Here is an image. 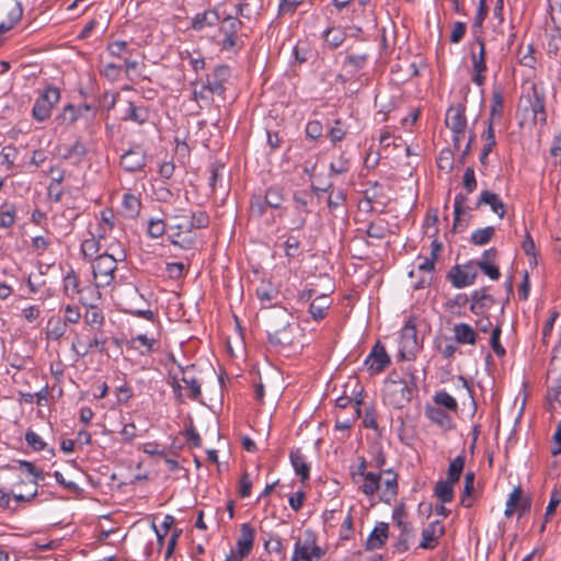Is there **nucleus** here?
Returning a JSON list of instances; mask_svg holds the SVG:
<instances>
[{
  "label": "nucleus",
  "mask_w": 561,
  "mask_h": 561,
  "mask_svg": "<svg viewBox=\"0 0 561 561\" xmlns=\"http://www.w3.org/2000/svg\"><path fill=\"white\" fill-rule=\"evenodd\" d=\"M560 502H561V494L558 491H553L551 493L549 504L546 507L545 523L541 525L540 531L545 530L546 523L553 516L556 508L560 504Z\"/></svg>",
  "instance_id": "obj_59"
},
{
  "label": "nucleus",
  "mask_w": 561,
  "mask_h": 561,
  "mask_svg": "<svg viewBox=\"0 0 561 561\" xmlns=\"http://www.w3.org/2000/svg\"><path fill=\"white\" fill-rule=\"evenodd\" d=\"M467 201V196L461 193H458L455 196L454 202V225L453 230L456 231L457 228L461 225L460 215L465 211V203Z\"/></svg>",
  "instance_id": "obj_52"
},
{
  "label": "nucleus",
  "mask_w": 561,
  "mask_h": 561,
  "mask_svg": "<svg viewBox=\"0 0 561 561\" xmlns=\"http://www.w3.org/2000/svg\"><path fill=\"white\" fill-rule=\"evenodd\" d=\"M330 306V298L327 295H320L311 301L309 306V313L311 314L313 320H322L323 318H325Z\"/></svg>",
  "instance_id": "obj_33"
},
{
  "label": "nucleus",
  "mask_w": 561,
  "mask_h": 561,
  "mask_svg": "<svg viewBox=\"0 0 561 561\" xmlns=\"http://www.w3.org/2000/svg\"><path fill=\"white\" fill-rule=\"evenodd\" d=\"M60 92L57 88L47 87L43 93L36 99L32 115L37 122H44L50 117L53 107L59 102Z\"/></svg>",
  "instance_id": "obj_9"
},
{
  "label": "nucleus",
  "mask_w": 561,
  "mask_h": 561,
  "mask_svg": "<svg viewBox=\"0 0 561 561\" xmlns=\"http://www.w3.org/2000/svg\"><path fill=\"white\" fill-rule=\"evenodd\" d=\"M175 211L174 215L170 216L171 222L168 225V229L171 231L169 240L173 245L181 249H192L195 238L190 233L195 229L206 228L209 225V216L203 210L186 213L178 209Z\"/></svg>",
  "instance_id": "obj_1"
},
{
  "label": "nucleus",
  "mask_w": 561,
  "mask_h": 561,
  "mask_svg": "<svg viewBox=\"0 0 561 561\" xmlns=\"http://www.w3.org/2000/svg\"><path fill=\"white\" fill-rule=\"evenodd\" d=\"M23 7L18 0H0V35L12 30L22 19Z\"/></svg>",
  "instance_id": "obj_10"
},
{
  "label": "nucleus",
  "mask_w": 561,
  "mask_h": 561,
  "mask_svg": "<svg viewBox=\"0 0 561 561\" xmlns=\"http://www.w3.org/2000/svg\"><path fill=\"white\" fill-rule=\"evenodd\" d=\"M433 399L436 404L444 407L449 411L457 412L458 410L456 399L445 390L437 391Z\"/></svg>",
  "instance_id": "obj_49"
},
{
  "label": "nucleus",
  "mask_w": 561,
  "mask_h": 561,
  "mask_svg": "<svg viewBox=\"0 0 561 561\" xmlns=\"http://www.w3.org/2000/svg\"><path fill=\"white\" fill-rule=\"evenodd\" d=\"M425 415L444 430H450L454 425L451 417L440 408L430 407L426 409Z\"/></svg>",
  "instance_id": "obj_34"
},
{
  "label": "nucleus",
  "mask_w": 561,
  "mask_h": 561,
  "mask_svg": "<svg viewBox=\"0 0 561 561\" xmlns=\"http://www.w3.org/2000/svg\"><path fill=\"white\" fill-rule=\"evenodd\" d=\"M363 478L359 490L367 496L374 495L381 488V471L379 473L368 472Z\"/></svg>",
  "instance_id": "obj_35"
},
{
  "label": "nucleus",
  "mask_w": 561,
  "mask_h": 561,
  "mask_svg": "<svg viewBox=\"0 0 561 561\" xmlns=\"http://www.w3.org/2000/svg\"><path fill=\"white\" fill-rule=\"evenodd\" d=\"M392 518L397 527L400 529V536L412 537L413 528L411 524L407 520V513L402 505L397 506L393 510Z\"/></svg>",
  "instance_id": "obj_37"
},
{
  "label": "nucleus",
  "mask_w": 561,
  "mask_h": 561,
  "mask_svg": "<svg viewBox=\"0 0 561 561\" xmlns=\"http://www.w3.org/2000/svg\"><path fill=\"white\" fill-rule=\"evenodd\" d=\"M119 164L129 173L140 171L146 165V151L140 146H135L121 156Z\"/></svg>",
  "instance_id": "obj_14"
},
{
  "label": "nucleus",
  "mask_w": 561,
  "mask_h": 561,
  "mask_svg": "<svg viewBox=\"0 0 561 561\" xmlns=\"http://www.w3.org/2000/svg\"><path fill=\"white\" fill-rule=\"evenodd\" d=\"M254 538V529L249 524H242L234 551H238L241 557H248L252 550Z\"/></svg>",
  "instance_id": "obj_25"
},
{
  "label": "nucleus",
  "mask_w": 561,
  "mask_h": 561,
  "mask_svg": "<svg viewBox=\"0 0 561 561\" xmlns=\"http://www.w3.org/2000/svg\"><path fill=\"white\" fill-rule=\"evenodd\" d=\"M64 290L70 297L80 293L79 277L73 270H70L64 277Z\"/></svg>",
  "instance_id": "obj_50"
},
{
  "label": "nucleus",
  "mask_w": 561,
  "mask_h": 561,
  "mask_svg": "<svg viewBox=\"0 0 561 561\" xmlns=\"http://www.w3.org/2000/svg\"><path fill=\"white\" fill-rule=\"evenodd\" d=\"M256 297L262 302L263 307H272L276 304L279 291L271 283L262 282L256 287Z\"/></svg>",
  "instance_id": "obj_29"
},
{
  "label": "nucleus",
  "mask_w": 561,
  "mask_h": 561,
  "mask_svg": "<svg viewBox=\"0 0 561 561\" xmlns=\"http://www.w3.org/2000/svg\"><path fill=\"white\" fill-rule=\"evenodd\" d=\"M388 537H389L388 524L383 523V522L378 523L365 542L366 550L380 549L386 543Z\"/></svg>",
  "instance_id": "obj_24"
},
{
  "label": "nucleus",
  "mask_w": 561,
  "mask_h": 561,
  "mask_svg": "<svg viewBox=\"0 0 561 561\" xmlns=\"http://www.w3.org/2000/svg\"><path fill=\"white\" fill-rule=\"evenodd\" d=\"M477 271L471 265L454 266L447 274V278L456 288H463L474 283Z\"/></svg>",
  "instance_id": "obj_15"
},
{
  "label": "nucleus",
  "mask_w": 561,
  "mask_h": 561,
  "mask_svg": "<svg viewBox=\"0 0 561 561\" xmlns=\"http://www.w3.org/2000/svg\"><path fill=\"white\" fill-rule=\"evenodd\" d=\"M220 18L216 9H207L201 13H196L191 19V28L196 32H203L208 27H215L219 24Z\"/></svg>",
  "instance_id": "obj_19"
},
{
  "label": "nucleus",
  "mask_w": 561,
  "mask_h": 561,
  "mask_svg": "<svg viewBox=\"0 0 561 561\" xmlns=\"http://www.w3.org/2000/svg\"><path fill=\"white\" fill-rule=\"evenodd\" d=\"M422 348L417 337L415 319L410 317L401 330L399 342V355L402 359H413L416 353Z\"/></svg>",
  "instance_id": "obj_8"
},
{
  "label": "nucleus",
  "mask_w": 561,
  "mask_h": 561,
  "mask_svg": "<svg viewBox=\"0 0 561 561\" xmlns=\"http://www.w3.org/2000/svg\"><path fill=\"white\" fill-rule=\"evenodd\" d=\"M309 556V540L301 542L297 540L294 547V553L291 556V561H304L307 560Z\"/></svg>",
  "instance_id": "obj_62"
},
{
  "label": "nucleus",
  "mask_w": 561,
  "mask_h": 561,
  "mask_svg": "<svg viewBox=\"0 0 561 561\" xmlns=\"http://www.w3.org/2000/svg\"><path fill=\"white\" fill-rule=\"evenodd\" d=\"M108 54L113 57L122 58L124 53H129L128 43L125 41H114L107 44Z\"/></svg>",
  "instance_id": "obj_63"
},
{
  "label": "nucleus",
  "mask_w": 561,
  "mask_h": 561,
  "mask_svg": "<svg viewBox=\"0 0 561 561\" xmlns=\"http://www.w3.org/2000/svg\"><path fill=\"white\" fill-rule=\"evenodd\" d=\"M346 34L342 27H329L323 33L325 44L330 48H337L345 41Z\"/></svg>",
  "instance_id": "obj_44"
},
{
  "label": "nucleus",
  "mask_w": 561,
  "mask_h": 561,
  "mask_svg": "<svg viewBox=\"0 0 561 561\" xmlns=\"http://www.w3.org/2000/svg\"><path fill=\"white\" fill-rule=\"evenodd\" d=\"M446 126L457 134L467 128L466 106L463 104L451 105L446 112Z\"/></svg>",
  "instance_id": "obj_18"
},
{
  "label": "nucleus",
  "mask_w": 561,
  "mask_h": 561,
  "mask_svg": "<svg viewBox=\"0 0 561 561\" xmlns=\"http://www.w3.org/2000/svg\"><path fill=\"white\" fill-rule=\"evenodd\" d=\"M265 203L271 208H278L285 199L284 188L279 185L270 186L264 195Z\"/></svg>",
  "instance_id": "obj_45"
},
{
  "label": "nucleus",
  "mask_w": 561,
  "mask_h": 561,
  "mask_svg": "<svg viewBox=\"0 0 561 561\" xmlns=\"http://www.w3.org/2000/svg\"><path fill=\"white\" fill-rule=\"evenodd\" d=\"M293 202L295 209L298 213H302L308 215L310 209L308 208L309 204L312 202V194L307 191H298L293 195Z\"/></svg>",
  "instance_id": "obj_47"
},
{
  "label": "nucleus",
  "mask_w": 561,
  "mask_h": 561,
  "mask_svg": "<svg viewBox=\"0 0 561 561\" xmlns=\"http://www.w3.org/2000/svg\"><path fill=\"white\" fill-rule=\"evenodd\" d=\"M351 169L350 160L341 153L335 160L330 163V173L334 175L344 174Z\"/></svg>",
  "instance_id": "obj_53"
},
{
  "label": "nucleus",
  "mask_w": 561,
  "mask_h": 561,
  "mask_svg": "<svg viewBox=\"0 0 561 561\" xmlns=\"http://www.w3.org/2000/svg\"><path fill=\"white\" fill-rule=\"evenodd\" d=\"M122 207L125 217L135 219L139 216L141 210L140 198L133 193L127 192L123 195Z\"/></svg>",
  "instance_id": "obj_32"
},
{
  "label": "nucleus",
  "mask_w": 561,
  "mask_h": 561,
  "mask_svg": "<svg viewBox=\"0 0 561 561\" xmlns=\"http://www.w3.org/2000/svg\"><path fill=\"white\" fill-rule=\"evenodd\" d=\"M495 234V229L492 226L479 228L474 230L470 237V242L474 245H484L489 243Z\"/></svg>",
  "instance_id": "obj_48"
},
{
  "label": "nucleus",
  "mask_w": 561,
  "mask_h": 561,
  "mask_svg": "<svg viewBox=\"0 0 561 561\" xmlns=\"http://www.w3.org/2000/svg\"><path fill=\"white\" fill-rule=\"evenodd\" d=\"M328 193H329V196L327 199L328 208L332 214H335L337 210H340L341 208H343L345 206L346 193L342 188L334 190L333 187Z\"/></svg>",
  "instance_id": "obj_41"
},
{
  "label": "nucleus",
  "mask_w": 561,
  "mask_h": 561,
  "mask_svg": "<svg viewBox=\"0 0 561 561\" xmlns=\"http://www.w3.org/2000/svg\"><path fill=\"white\" fill-rule=\"evenodd\" d=\"M107 336L102 328H82L81 332L76 333L71 348L80 357H84L92 352L101 354L106 353Z\"/></svg>",
  "instance_id": "obj_5"
},
{
  "label": "nucleus",
  "mask_w": 561,
  "mask_h": 561,
  "mask_svg": "<svg viewBox=\"0 0 561 561\" xmlns=\"http://www.w3.org/2000/svg\"><path fill=\"white\" fill-rule=\"evenodd\" d=\"M476 474L473 471H468L465 476L463 495L461 497V504L466 507L471 506V502L467 500L468 496L473 492Z\"/></svg>",
  "instance_id": "obj_61"
},
{
  "label": "nucleus",
  "mask_w": 561,
  "mask_h": 561,
  "mask_svg": "<svg viewBox=\"0 0 561 561\" xmlns=\"http://www.w3.org/2000/svg\"><path fill=\"white\" fill-rule=\"evenodd\" d=\"M454 482L448 480H440L436 482L434 493L442 504L449 503L454 499Z\"/></svg>",
  "instance_id": "obj_42"
},
{
  "label": "nucleus",
  "mask_w": 561,
  "mask_h": 561,
  "mask_svg": "<svg viewBox=\"0 0 561 561\" xmlns=\"http://www.w3.org/2000/svg\"><path fill=\"white\" fill-rule=\"evenodd\" d=\"M83 328H102L105 321L104 313L98 307L90 306L83 314Z\"/></svg>",
  "instance_id": "obj_39"
},
{
  "label": "nucleus",
  "mask_w": 561,
  "mask_h": 561,
  "mask_svg": "<svg viewBox=\"0 0 561 561\" xmlns=\"http://www.w3.org/2000/svg\"><path fill=\"white\" fill-rule=\"evenodd\" d=\"M290 463L300 482L305 483L310 478V465L300 448L293 449L289 454Z\"/></svg>",
  "instance_id": "obj_22"
},
{
  "label": "nucleus",
  "mask_w": 561,
  "mask_h": 561,
  "mask_svg": "<svg viewBox=\"0 0 561 561\" xmlns=\"http://www.w3.org/2000/svg\"><path fill=\"white\" fill-rule=\"evenodd\" d=\"M125 257V252L119 250L117 255L103 253L94 259L92 268L98 288L111 285L115 278L117 263L124 261Z\"/></svg>",
  "instance_id": "obj_7"
},
{
  "label": "nucleus",
  "mask_w": 561,
  "mask_h": 561,
  "mask_svg": "<svg viewBox=\"0 0 561 561\" xmlns=\"http://www.w3.org/2000/svg\"><path fill=\"white\" fill-rule=\"evenodd\" d=\"M363 387L355 393L354 411L351 417L341 420L339 416L335 421V430L347 431L352 424L360 416V405L363 404Z\"/></svg>",
  "instance_id": "obj_31"
},
{
  "label": "nucleus",
  "mask_w": 561,
  "mask_h": 561,
  "mask_svg": "<svg viewBox=\"0 0 561 561\" xmlns=\"http://www.w3.org/2000/svg\"><path fill=\"white\" fill-rule=\"evenodd\" d=\"M16 219V206L11 202H3L0 205V227L11 228Z\"/></svg>",
  "instance_id": "obj_38"
},
{
  "label": "nucleus",
  "mask_w": 561,
  "mask_h": 561,
  "mask_svg": "<svg viewBox=\"0 0 561 561\" xmlns=\"http://www.w3.org/2000/svg\"><path fill=\"white\" fill-rule=\"evenodd\" d=\"M453 332L455 341L459 344L474 345L478 341L477 331L468 323H456Z\"/></svg>",
  "instance_id": "obj_27"
},
{
  "label": "nucleus",
  "mask_w": 561,
  "mask_h": 561,
  "mask_svg": "<svg viewBox=\"0 0 561 561\" xmlns=\"http://www.w3.org/2000/svg\"><path fill=\"white\" fill-rule=\"evenodd\" d=\"M58 153L62 159L73 160L72 163L78 164L87 154V148L81 141L77 140L69 147H60Z\"/></svg>",
  "instance_id": "obj_30"
},
{
  "label": "nucleus",
  "mask_w": 561,
  "mask_h": 561,
  "mask_svg": "<svg viewBox=\"0 0 561 561\" xmlns=\"http://www.w3.org/2000/svg\"><path fill=\"white\" fill-rule=\"evenodd\" d=\"M231 77V69L227 65L216 66L211 72L205 76L204 80H196L192 82L193 100L199 101H213V96L217 95L225 100L226 87L225 84Z\"/></svg>",
  "instance_id": "obj_2"
},
{
  "label": "nucleus",
  "mask_w": 561,
  "mask_h": 561,
  "mask_svg": "<svg viewBox=\"0 0 561 561\" xmlns=\"http://www.w3.org/2000/svg\"><path fill=\"white\" fill-rule=\"evenodd\" d=\"M80 117H82L80 111H78L75 105L68 104L64 107L62 113L57 116V119L62 124L70 125L78 121Z\"/></svg>",
  "instance_id": "obj_54"
},
{
  "label": "nucleus",
  "mask_w": 561,
  "mask_h": 561,
  "mask_svg": "<svg viewBox=\"0 0 561 561\" xmlns=\"http://www.w3.org/2000/svg\"><path fill=\"white\" fill-rule=\"evenodd\" d=\"M383 489L379 495L381 502L390 504L398 495V476L391 470H381Z\"/></svg>",
  "instance_id": "obj_20"
},
{
  "label": "nucleus",
  "mask_w": 561,
  "mask_h": 561,
  "mask_svg": "<svg viewBox=\"0 0 561 561\" xmlns=\"http://www.w3.org/2000/svg\"><path fill=\"white\" fill-rule=\"evenodd\" d=\"M390 364V357L386 352L385 346L377 342L369 355L366 357L364 365L367 366L371 374H379L383 371Z\"/></svg>",
  "instance_id": "obj_13"
},
{
  "label": "nucleus",
  "mask_w": 561,
  "mask_h": 561,
  "mask_svg": "<svg viewBox=\"0 0 561 561\" xmlns=\"http://www.w3.org/2000/svg\"><path fill=\"white\" fill-rule=\"evenodd\" d=\"M154 339H149L146 334H138L126 341L128 350L137 351L140 355L147 356L153 352Z\"/></svg>",
  "instance_id": "obj_28"
},
{
  "label": "nucleus",
  "mask_w": 561,
  "mask_h": 561,
  "mask_svg": "<svg viewBox=\"0 0 561 561\" xmlns=\"http://www.w3.org/2000/svg\"><path fill=\"white\" fill-rule=\"evenodd\" d=\"M25 442L34 451H42L47 448L44 439L33 430H27L25 433Z\"/></svg>",
  "instance_id": "obj_57"
},
{
  "label": "nucleus",
  "mask_w": 561,
  "mask_h": 561,
  "mask_svg": "<svg viewBox=\"0 0 561 561\" xmlns=\"http://www.w3.org/2000/svg\"><path fill=\"white\" fill-rule=\"evenodd\" d=\"M491 101H492V105H491L490 121H492L495 117L501 118L502 114H503V105H504L502 92L500 90L493 91Z\"/></svg>",
  "instance_id": "obj_58"
},
{
  "label": "nucleus",
  "mask_w": 561,
  "mask_h": 561,
  "mask_svg": "<svg viewBox=\"0 0 561 561\" xmlns=\"http://www.w3.org/2000/svg\"><path fill=\"white\" fill-rule=\"evenodd\" d=\"M550 157L553 165L561 164V131L553 137L550 147Z\"/></svg>",
  "instance_id": "obj_64"
},
{
  "label": "nucleus",
  "mask_w": 561,
  "mask_h": 561,
  "mask_svg": "<svg viewBox=\"0 0 561 561\" xmlns=\"http://www.w3.org/2000/svg\"><path fill=\"white\" fill-rule=\"evenodd\" d=\"M548 373H560V376L557 378L554 383L548 388L546 396L550 409H553L554 403H558L559 407H561V343L558 344L552 351Z\"/></svg>",
  "instance_id": "obj_11"
},
{
  "label": "nucleus",
  "mask_w": 561,
  "mask_h": 561,
  "mask_svg": "<svg viewBox=\"0 0 561 561\" xmlns=\"http://www.w3.org/2000/svg\"><path fill=\"white\" fill-rule=\"evenodd\" d=\"M522 494L523 490L520 486H516L513 489L506 501V507L504 512V515L506 517L513 516V514L516 512V510L518 508V503L522 501Z\"/></svg>",
  "instance_id": "obj_51"
},
{
  "label": "nucleus",
  "mask_w": 561,
  "mask_h": 561,
  "mask_svg": "<svg viewBox=\"0 0 561 561\" xmlns=\"http://www.w3.org/2000/svg\"><path fill=\"white\" fill-rule=\"evenodd\" d=\"M479 53H472L471 54V61H472V82L477 85L481 87L484 84L485 76L484 72L486 71V59H485V45L484 42L479 39Z\"/></svg>",
  "instance_id": "obj_17"
},
{
  "label": "nucleus",
  "mask_w": 561,
  "mask_h": 561,
  "mask_svg": "<svg viewBox=\"0 0 561 561\" xmlns=\"http://www.w3.org/2000/svg\"><path fill=\"white\" fill-rule=\"evenodd\" d=\"M482 205H489L494 214L499 216V218H504L506 214V206L500 196L491 191L481 192L474 208H480Z\"/></svg>",
  "instance_id": "obj_23"
},
{
  "label": "nucleus",
  "mask_w": 561,
  "mask_h": 561,
  "mask_svg": "<svg viewBox=\"0 0 561 561\" xmlns=\"http://www.w3.org/2000/svg\"><path fill=\"white\" fill-rule=\"evenodd\" d=\"M417 391L413 380H404L402 378L386 379L383 382L382 397L383 401L394 409L404 408Z\"/></svg>",
  "instance_id": "obj_6"
},
{
  "label": "nucleus",
  "mask_w": 561,
  "mask_h": 561,
  "mask_svg": "<svg viewBox=\"0 0 561 561\" xmlns=\"http://www.w3.org/2000/svg\"><path fill=\"white\" fill-rule=\"evenodd\" d=\"M368 57L369 55L366 51L355 53L347 49L341 64L342 71H344L348 77H355L365 68Z\"/></svg>",
  "instance_id": "obj_16"
},
{
  "label": "nucleus",
  "mask_w": 561,
  "mask_h": 561,
  "mask_svg": "<svg viewBox=\"0 0 561 561\" xmlns=\"http://www.w3.org/2000/svg\"><path fill=\"white\" fill-rule=\"evenodd\" d=\"M470 310L474 314H482L494 305V298L486 294L485 288L474 290L471 295Z\"/></svg>",
  "instance_id": "obj_26"
},
{
  "label": "nucleus",
  "mask_w": 561,
  "mask_h": 561,
  "mask_svg": "<svg viewBox=\"0 0 561 561\" xmlns=\"http://www.w3.org/2000/svg\"><path fill=\"white\" fill-rule=\"evenodd\" d=\"M519 106L529 114L531 122L537 125L547 123L546 92L545 89L535 82H530L526 92L520 96Z\"/></svg>",
  "instance_id": "obj_4"
},
{
  "label": "nucleus",
  "mask_w": 561,
  "mask_h": 561,
  "mask_svg": "<svg viewBox=\"0 0 561 561\" xmlns=\"http://www.w3.org/2000/svg\"><path fill=\"white\" fill-rule=\"evenodd\" d=\"M443 535L444 526L438 520L432 522L422 530V540L419 547L421 549H434L437 540Z\"/></svg>",
  "instance_id": "obj_21"
},
{
  "label": "nucleus",
  "mask_w": 561,
  "mask_h": 561,
  "mask_svg": "<svg viewBox=\"0 0 561 561\" xmlns=\"http://www.w3.org/2000/svg\"><path fill=\"white\" fill-rule=\"evenodd\" d=\"M168 229V225L162 219H153L151 218L148 221L147 233L152 239H158L162 237Z\"/></svg>",
  "instance_id": "obj_55"
},
{
  "label": "nucleus",
  "mask_w": 561,
  "mask_h": 561,
  "mask_svg": "<svg viewBox=\"0 0 561 561\" xmlns=\"http://www.w3.org/2000/svg\"><path fill=\"white\" fill-rule=\"evenodd\" d=\"M19 469L26 471L32 476V479L28 482L21 481L28 486L27 494H14L13 499L16 502H30L37 495V481L39 479H44L43 471L38 470L31 461L27 460H18Z\"/></svg>",
  "instance_id": "obj_12"
},
{
  "label": "nucleus",
  "mask_w": 561,
  "mask_h": 561,
  "mask_svg": "<svg viewBox=\"0 0 561 561\" xmlns=\"http://www.w3.org/2000/svg\"><path fill=\"white\" fill-rule=\"evenodd\" d=\"M103 232L98 234V238L94 234H91V238L85 239L81 243V252L84 257L92 259L100 251V240L105 236V228H102Z\"/></svg>",
  "instance_id": "obj_40"
},
{
  "label": "nucleus",
  "mask_w": 561,
  "mask_h": 561,
  "mask_svg": "<svg viewBox=\"0 0 561 561\" xmlns=\"http://www.w3.org/2000/svg\"><path fill=\"white\" fill-rule=\"evenodd\" d=\"M465 461L466 459L463 453L451 460L448 466L446 480L457 483L460 480L461 473L463 471Z\"/></svg>",
  "instance_id": "obj_46"
},
{
  "label": "nucleus",
  "mask_w": 561,
  "mask_h": 561,
  "mask_svg": "<svg viewBox=\"0 0 561 561\" xmlns=\"http://www.w3.org/2000/svg\"><path fill=\"white\" fill-rule=\"evenodd\" d=\"M267 207L268 205L265 203L264 197L261 195L252 196L250 201V211L252 216L262 217L265 214Z\"/></svg>",
  "instance_id": "obj_60"
},
{
  "label": "nucleus",
  "mask_w": 561,
  "mask_h": 561,
  "mask_svg": "<svg viewBox=\"0 0 561 561\" xmlns=\"http://www.w3.org/2000/svg\"><path fill=\"white\" fill-rule=\"evenodd\" d=\"M237 15H225L220 18L218 35L221 36L217 44L222 50L229 53H238L244 46L243 35L241 30L243 22Z\"/></svg>",
  "instance_id": "obj_3"
},
{
  "label": "nucleus",
  "mask_w": 561,
  "mask_h": 561,
  "mask_svg": "<svg viewBox=\"0 0 561 561\" xmlns=\"http://www.w3.org/2000/svg\"><path fill=\"white\" fill-rule=\"evenodd\" d=\"M502 334L501 325L497 324L491 332L490 345L496 356L503 357L506 354V350L502 346L500 339Z\"/></svg>",
  "instance_id": "obj_56"
},
{
  "label": "nucleus",
  "mask_w": 561,
  "mask_h": 561,
  "mask_svg": "<svg viewBox=\"0 0 561 561\" xmlns=\"http://www.w3.org/2000/svg\"><path fill=\"white\" fill-rule=\"evenodd\" d=\"M124 121L130 119L138 125H142L149 119V112L144 106H136L133 102H129L127 113L123 117Z\"/></svg>",
  "instance_id": "obj_43"
},
{
  "label": "nucleus",
  "mask_w": 561,
  "mask_h": 561,
  "mask_svg": "<svg viewBox=\"0 0 561 561\" xmlns=\"http://www.w3.org/2000/svg\"><path fill=\"white\" fill-rule=\"evenodd\" d=\"M263 7V0H243L237 5V14L249 20L252 15H259Z\"/></svg>",
  "instance_id": "obj_36"
}]
</instances>
